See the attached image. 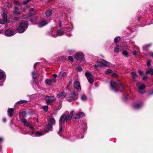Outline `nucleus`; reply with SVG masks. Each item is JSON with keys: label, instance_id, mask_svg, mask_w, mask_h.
Masks as SVG:
<instances>
[{"label": "nucleus", "instance_id": "nucleus-10", "mask_svg": "<svg viewBox=\"0 0 153 153\" xmlns=\"http://www.w3.org/2000/svg\"><path fill=\"white\" fill-rule=\"evenodd\" d=\"M85 55L82 52H78L75 54V58L79 61H81L84 59Z\"/></svg>", "mask_w": 153, "mask_h": 153}, {"label": "nucleus", "instance_id": "nucleus-39", "mask_svg": "<svg viewBox=\"0 0 153 153\" xmlns=\"http://www.w3.org/2000/svg\"><path fill=\"white\" fill-rule=\"evenodd\" d=\"M27 114L29 115H32L34 114V112L32 110L29 109L27 111Z\"/></svg>", "mask_w": 153, "mask_h": 153}, {"label": "nucleus", "instance_id": "nucleus-44", "mask_svg": "<svg viewBox=\"0 0 153 153\" xmlns=\"http://www.w3.org/2000/svg\"><path fill=\"white\" fill-rule=\"evenodd\" d=\"M148 55L151 56L153 58V52L152 51H149L148 53Z\"/></svg>", "mask_w": 153, "mask_h": 153}, {"label": "nucleus", "instance_id": "nucleus-59", "mask_svg": "<svg viewBox=\"0 0 153 153\" xmlns=\"http://www.w3.org/2000/svg\"><path fill=\"white\" fill-rule=\"evenodd\" d=\"M37 64V63H36L34 65H33V68H34V69L35 70V68H36V65Z\"/></svg>", "mask_w": 153, "mask_h": 153}, {"label": "nucleus", "instance_id": "nucleus-38", "mask_svg": "<svg viewBox=\"0 0 153 153\" xmlns=\"http://www.w3.org/2000/svg\"><path fill=\"white\" fill-rule=\"evenodd\" d=\"M112 73V71L110 69L107 70L105 71V73L106 74H109Z\"/></svg>", "mask_w": 153, "mask_h": 153}, {"label": "nucleus", "instance_id": "nucleus-34", "mask_svg": "<svg viewBox=\"0 0 153 153\" xmlns=\"http://www.w3.org/2000/svg\"><path fill=\"white\" fill-rule=\"evenodd\" d=\"M13 13L16 14H19L20 13L19 8L16 7L15 8V10L13 11Z\"/></svg>", "mask_w": 153, "mask_h": 153}, {"label": "nucleus", "instance_id": "nucleus-5", "mask_svg": "<svg viewBox=\"0 0 153 153\" xmlns=\"http://www.w3.org/2000/svg\"><path fill=\"white\" fill-rule=\"evenodd\" d=\"M69 26V27L67 29H65V27H64L62 30H58L56 33L52 34V36L54 37H56L57 36H62L65 32H68L71 31L73 28V26L72 24H70Z\"/></svg>", "mask_w": 153, "mask_h": 153}, {"label": "nucleus", "instance_id": "nucleus-46", "mask_svg": "<svg viewBox=\"0 0 153 153\" xmlns=\"http://www.w3.org/2000/svg\"><path fill=\"white\" fill-rule=\"evenodd\" d=\"M68 53H69L70 54L73 53H74L75 52V50H68Z\"/></svg>", "mask_w": 153, "mask_h": 153}, {"label": "nucleus", "instance_id": "nucleus-52", "mask_svg": "<svg viewBox=\"0 0 153 153\" xmlns=\"http://www.w3.org/2000/svg\"><path fill=\"white\" fill-rule=\"evenodd\" d=\"M7 6L9 8H10L12 7V5L11 3H8Z\"/></svg>", "mask_w": 153, "mask_h": 153}, {"label": "nucleus", "instance_id": "nucleus-29", "mask_svg": "<svg viewBox=\"0 0 153 153\" xmlns=\"http://www.w3.org/2000/svg\"><path fill=\"white\" fill-rule=\"evenodd\" d=\"M132 75V78L134 81H136V78L137 77V76L136 74V72H132L131 73Z\"/></svg>", "mask_w": 153, "mask_h": 153}, {"label": "nucleus", "instance_id": "nucleus-20", "mask_svg": "<svg viewBox=\"0 0 153 153\" xmlns=\"http://www.w3.org/2000/svg\"><path fill=\"white\" fill-rule=\"evenodd\" d=\"M47 129H45L44 131L45 133H48L49 131H52V130L53 126L52 125L48 123L46 125Z\"/></svg>", "mask_w": 153, "mask_h": 153}, {"label": "nucleus", "instance_id": "nucleus-15", "mask_svg": "<svg viewBox=\"0 0 153 153\" xmlns=\"http://www.w3.org/2000/svg\"><path fill=\"white\" fill-rule=\"evenodd\" d=\"M2 19H0V24H4L7 22V15L5 13H3L2 15Z\"/></svg>", "mask_w": 153, "mask_h": 153}, {"label": "nucleus", "instance_id": "nucleus-11", "mask_svg": "<svg viewBox=\"0 0 153 153\" xmlns=\"http://www.w3.org/2000/svg\"><path fill=\"white\" fill-rule=\"evenodd\" d=\"M138 90V92L142 94H143L146 92L145 88H146V86L144 84H141L139 85L138 84H137Z\"/></svg>", "mask_w": 153, "mask_h": 153}, {"label": "nucleus", "instance_id": "nucleus-41", "mask_svg": "<svg viewBox=\"0 0 153 153\" xmlns=\"http://www.w3.org/2000/svg\"><path fill=\"white\" fill-rule=\"evenodd\" d=\"M120 37H117L114 39V42L116 43H117L120 40Z\"/></svg>", "mask_w": 153, "mask_h": 153}, {"label": "nucleus", "instance_id": "nucleus-42", "mask_svg": "<svg viewBox=\"0 0 153 153\" xmlns=\"http://www.w3.org/2000/svg\"><path fill=\"white\" fill-rule=\"evenodd\" d=\"M27 114V111H23L22 112V115L23 117V118H24V117H26Z\"/></svg>", "mask_w": 153, "mask_h": 153}, {"label": "nucleus", "instance_id": "nucleus-61", "mask_svg": "<svg viewBox=\"0 0 153 153\" xmlns=\"http://www.w3.org/2000/svg\"><path fill=\"white\" fill-rule=\"evenodd\" d=\"M148 48H147V47H146V49H143V50L146 51H147L148 50Z\"/></svg>", "mask_w": 153, "mask_h": 153}, {"label": "nucleus", "instance_id": "nucleus-22", "mask_svg": "<svg viewBox=\"0 0 153 153\" xmlns=\"http://www.w3.org/2000/svg\"><path fill=\"white\" fill-rule=\"evenodd\" d=\"M31 74L33 79L36 81V79L39 77V76L37 74V72L36 71H34L32 72Z\"/></svg>", "mask_w": 153, "mask_h": 153}, {"label": "nucleus", "instance_id": "nucleus-6", "mask_svg": "<svg viewBox=\"0 0 153 153\" xmlns=\"http://www.w3.org/2000/svg\"><path fill=\"white\" fill-rule=\"evenodd\" d=\"M28 25L26 21H23L20 22L17 28V31L19 33H23L28 28Z\"/></svg>", "mask_w": 153, "mask_h": 153}, {"label": "nucleus", "instance_id": "nucleus-36", "mask_svg": "<svg viewBox=\"0 0 153 153\" xmlns=\"http://www.w3.org/2000/svg\"><path fill=\"white\" fill-rule=\"evenodd\" d=\"M61 72H59L58 74L59 76H60L61 77H64L66 76L67 74L66 72H64L62 74H61Z\"/></svg>", "mask_w": 153, "mask_h": 153}, {"label": "nucleus", "instance_id": "nucleus-21", "mask_svg": "<svg viewBox=\"0 0 153 153\" xmlns=\"http://www.w3.org/2000/svg\"><path fill=\"white\" fill-rule=\"evenodd\" d=\"M85 114L82 112L79 113L77 114H76L74 117L75 119H78L80 118H82L85 116Z\"/></svg>", "mask_w": 153, "mask_h": 153}, {"label": "nucleus", "instance_id": "nucleus-45", "mask_svg": "<svg viewBox=\"0 0 153 153\" xmlns=\"http://www.w3.org/2000/svg\"><path fill=\"white\" fill-rule=\"evenodd\" d=\"M43 109L45 111L47 112L48 111V105L44 106L43 107Z\"/></svg>", "mask_w": 153, "mask_h": 153}, {"label": "nucleus", "instance_id": "nucleus-27", "mask_svg": "<svg viewBox=\"0 0 153 153\" xmlns=\"http://www.w3.org/2000/svg\"><path fill=\"white\" fill-rule=\"evenodd\" d=\"M146 74L153 75V68H149L146 70Z\"/></svg>", "mask_w": 153, "mask_h": 153}, {"label": "nucleus", "instance_id": "nucleus-58", "mask_svg": "<svg viewBox=\"0 0 153 153\" xmlns=\"http://www.w3.org/2000/svg\"><path fill=\"white\" fill-rule=\"evenodd\" d=\"M57 75L56 74H53V76L54 77V78H56L57 77Z\"/></svg>", "mask_w": 153, "mask_h": 153}, {"label": "nucleus", "instance_id": "nucleus-13", "mask_svg": "<svg viewBox=\"0 0 153 153\" xmlns=\"http://www.w3.org/2000/svg\"><path fill=\"white\" fill-rule=\"evenodd\" d=\"M16 33V32L11 29H7L5 32V35L7 36L10 37L14 35Z\"/></svg>", "mask_w": 153, "mask_h": 153}, {"label": "nucleus", "instance_id": "nucleus-1", "mask_svg": "<svg viewBox=\"0 0 153 153\" xmlns=\"http://www.w3.org/2000/svg\"><path fill=\"white\" fill-rule=\"evenodd\" d=\"M87 128V126L85 121H80L79 123L78 127L75 132L72 135L69 139L71 140H73L76 138H83L84 134Z\"/></svg>", "mask_w": 153, "mask_h": 153}, {"label": "nucleus", "instance_id": "nucleus-16", "mask_svg": "<svg viewBox=\"0 0 153 153\" xmlns=\"http://www.w3.org/2000/svg\"><path fill=\"white\" fill-rule=\"evenodd\" d=\"M85 75L87 77L88 82L90 83H93V79L92 78V76L91 73L87 71L85 73Z\"/></svg>", "mask_w": 153, "mask_h": 153}, {"label": "nucleus", "instance_id": "nucleus-53", "mask_svg": "<svg viewBox=\"0 0 153 153\" xmlns=\"http://www.w3.org/2000/svg\"><path fill=\"white\" fill-rule=\"evenodd\" d=\"M147 78V76H144L143 77V80H146Z\"/></svg>", "mask_w": 153, "mask_h": 153}, {"label": "nucleus", "instance_id": "nucleus-7", "mask_svg": "<svg viewBox=\"0 0 153 153\" xmlns=\"http://www.w3.org/2000/svg\"><path fill=\"white\" fill-rule=\"evenodd\" d=\"M68 20L67 18H66L64 20L62 21H59V25L61 27L62 26L65 25L64 27H65V29H67L69 27V25L71 24H68Z\"/></svg>", "mask_w": 153, "mask_h": 153}, {"label": "nucleus", "instance_id": "nucleus-63", "mask_svg": "<svg viewBox=\"0 0 153 153\" xmlns=\"http://www.w3.org/2000/svg\"><path fill=\"white\" fill-rule=\"evenodd\" d=\"M127 97H125L124 98V100H127Z\"/></svg>", "mask_w": 153, "mask_h": 153}, {"label": "nucleus", "instance_id": "nucleus-54", "mask_svg": "<svg viewBox=\"0 0 153 153\" xmlns=\"http://www.w3.org/2000/svg\"><path fill=\"white\" fill-rule=\"evenodd\" d=\"M112 76L114 77H116L117 76V74L116 73H114L113 74Z\"/></svg>", "mask_w": 153, "mask_h": 153}, {"label": "nucleus", "instance_id": "nucleus-14", "mask_svg": "<svg viewBox=\"0 0 153 153\" xmlns=\"http://www.w3.org/2000/svg\"><path fill=\"white\" fill-rule=\"evenodd\" d=\"M143 105V103L142 102H135L133 105V108L135 109H138L141 108Z\"/></svg>", "mask_w": 153, "mask_h": 153}, {"label": "nucleus", "instance_id": "nucleus-56", "mask_svg": "<svg viewBox=\"0 0 153 153\" xmlns=\"http://www.w3.org/2000/svg\"><path fill=\"white\" fill-rule=\"evenodd\" d=\"M139 73L140 75H141L142 74L143 72L140 70H139Z\"/></svg>", "mask_w": 153, "mask_h": 153}, {"label": "nucleus", "instance_id": "nucleus-23", "mask_svg": "<svg viewBox=\"0 0 153 153\" xmlns=\"http://www.w3.org/2000/svg\"><path fill=\"white\" fill-rule=\"evenodd\" d=\"M66 96V94L64 91L59 93L57 95V97L59 98H64Z\"/></svg>", "mask_w": 153, "mask_h": 153}, {"label": "nucleus", "instance_id": "nucleus-12", "mask_svg": "<svg viewBox=\"0 0 153 153\" xmlns=\"http://www.w3.org/2000/svg\"><path fill=\"white\" fill-rule=\"evenodd\" d=\"M71 100H75L78 98V94L76 92L71 93L69 95Z\"/></svg>", "mask_w": 153, "mask_h": 153}, {"label": "nucleus", "instance_id": "nucleus-3", "mask_svg": "<svg viewBox=\"0 0 153 153\" xmlns=\"http://www.w3.org/2000/svg\"><path fill=\"white\" fill-rule=\"evenodd\" d=\"M111 65L110 63L102 59L101 60V61L97 60L96 62V64L93 65V67L95 68L97 70L99 71L98 69L99 67L102 68L108 67H109L111 66Z\"/></svg>", "mask_w": 153, "mask_h": 153}, {"label": "nucleus", "instance_id": "nucleus-33", "mask_svg": "<svg viewBox=\"0 0 153 153\" xmlns=\"http://www.w3.org/2000/svg\"><path fill=\"white\" fill-rule=\"evenodd\" d=\"M28 101L26 100H21L17 102L15 104V106H16L17 104H22L28 102Z\"/></svg>", "mask_w": 153, "mask_h": 153}, {"label": "nucleus", "instance_id": "nucleus-2", "mask_svg": "<svg viewBox=\"0 0 153 153\" xmlns=\"http://www.w3.org/2000/svg\"><path fill=\"white\" fill-rule=\"evenodd\" d=\"M74 112V111L73 110L70 112V114H69V111H66L60 117L59 120L60 126L58 134L60 136H62L61 134L62 131V124H63L65 121L67 122L68 120H71L72 119Z\"/></svg>", "mask_w": 153, "mask_h": 153}, {"label": "nucleus", "instance_id": "nucleus-43", "mask_svg": "<svg viewBox=\"0 0 153 153\" xmlns=\"http://www.w3.org/2000/svg\"><path fill=\"white\" fill-rule=\"evenodd\" d=\"M151 45V44H148L146 45L143 46V49H146V47H147V48H148L149 47H150Z\"/></svg>", "mask_w": 153, "mask_h": 153}, {"label": "nucleus", "instance_id": "nucleus-37", "mask_svg": "<svg viewBox=\"0 0 153 153\" xmlns=\"http://www.w3.org/2000/svg\"><path fill=\"white\" fill-rule=\"evenodd\" d=\"M29 13L30 15H34L35 13L34 9L32 8H31L30 9Z\"/></svg>", "mask_w": 153, "mask_h": 153}, {"label": "nucleus", "instance_id": "nucleus-51", "mask_svg": "<svg viewBox=\"0 0 153 153\" xmlns=\"http://www.w3.org/2000/svg\"><path fill=\"white\" fill-rule=\"evenodd\" d=\"M78 71L79 72H81L82 71V68L80 66H78L77 67Z\"/></svg>", "mask_w": 153, "mask_h": 153}, {"label": "nucleus", "instance_id": "nucleus-24", "mask_svg": "<svg viewBox=\"0 0 153 153\" xmlns=\"http://www.w3.org/2000/svg\"><path fill=\"white\" fill-rule=\"evenodd\" d=\"M20 120L25 126H27L30 124V122L27 121V120L24 118H21Z\"/></svg>", "mask_w": 153, "mask_h": 153}, {"label": "nucleus", "instance_id": "nucleus-18", "mask_svg": "<svg viewBox=\"0 0 153 153\" xmlns=\"http://www.w3.org/2000/svg\"><path fill=\"white\" fill-rule=\"evenodd\" d=\"M48 24L47 21L45 20H42L39 22V23L37 24V27L39 28H41Z\"/></svg>", "mask_w": 153, "mask_h": 153}, {"label": "nucleus", "instance_id": "nucleus-35", "mask_svg": "<svg viewBox=\"0 0 153 153\" xmlns=\"http://www.w3.org/2000/svg\"><path fill=\"white\" fill-rule=\"evenodd\" d=\"M55 123V120L54 118H50L49 120L48 123L51 125L54 124Z\"/></svg>", "mask_w": 153, "mask_h": 153}, {"label": "nucleus", "instance_id": "nucleus-64", "mask_svg": "<svg viewBox=\"0 0 153 153\" xmlns=\"http://www.w3.org/2000/svg\"><path fill=\"white\" fill-rule=\"evenodd\" d=\"M51 1H52V0H48V1L49 2Z\"/></svg>", "mask_w": 153, "mask_h": 153}, {"label": "nucleus", "instance_id": "nucleus-28", "mask_svg": "<svg viewBox=\"0 0 153 153\" xmlns=\"http://www.w3.org/2000/svg\"><path fill=\"white\" fill-rule=\"evenodd\" d=\"M52 11L51 9H48L45 12V14L47 17L50 16L52 14Z\"/></svg>", "mask_w": 153, "mask_h": 153}, {"label": "nucleus", "instance_id": "nucleus-9", "mask_svg": "<svg viewBox=\"0 0 153 153\" xmlns=\"http://www.w3.org/2000/svg\"><path fill=\"white\" fill-rule=\"evenodd\" d=\"M45 99L46 102L48 105H52L56 100V98L52 96H47Z\"/></svg>", "mask_w": 153, "mask_h": 153}, {"label": "nucleus", "instance_id": "nucleus-17", "mask_svg": "<svg viewBox=\"0 0 153 153\" xmlns=\"http://www.w3.org/2000/svg\"><path fill=\"white\" fill-rule=\"evenodd\" d=\"M74 88L77 90L78 91H79L81 90V87L79 82L78 81H75L74 83Z\"/></svg>", "mask_w": 153, "mask_h": 153}, {"label": "nucleus", "instance_id": "nucleus-31", "mask_svg": "<svg viewBox=\"0 0 153 153\" xmlns=\"http://www.w3.org/2000/svg\"><path fill=\"white\" fill-rule=\"evenodd\" d=\"M15 4H16V5H19L20 7H21V8L22 9V10H23V11H25L26 10V9L27 8V7L26 6L25 7H23V6H20V4L19 2L18 1H16L15 2Z\"/></svg>", "mask_w": 153, "mask_h": 153}, {"label": "nucleus", "instance_id": "nucleus-32", "mask_svg": "<svg viewBox=\"0 0 153 153\" xmlns=\"http://www.w3.org/2000/svg\"><path fill=\"white\" fill-rule=\"evenodd\" d=\"M30 20L33 23H34L37 22V19L36 17H32L30 19Z\"/></svg>", "mask_w": 153, "mask_h": 153}, {"label": "nucleus", "instance_id": "nucleus-55", "mask_svg": "<svg viewBox=\"0 0 153 153\" xmlns=\"http://www.w3.org/2000/svg\"><path fill=\"white\" fill-rule=\"evenodd\" d=\"M2 121L4 123H5L7 121V120L5 118H3L2 119Z\"/></svg>", "mask_w": 153, "mask_h": 153}, {"label": "nucleus", "instance_id": "nucleus-62", "mask_svg": "<svg viewBox=\"0 0 153 153\" xmlns=\"http://www.w3.org/2000/svg\"><path fill=\"white\" fill-rule=\"evenodd\" d=\"M30 128L32 130L33 129V126H30Z\"/></svg>", "mask_w": 153, "mask_h": 153}, {"label": "nucleus", "instance_id": "nucleus-40", "mask_svg": "<svg viewBox=\"0 0 153 153\" xmlns=\"http://www.w3.org/2000/svg\"><path fill=\"white\" fill-rule=\"evenodd\" d=\"M116 46L114 48V52L116 53H118L119 52V46L117 44L116 45Z\"/></svg>", "mask_w": 153, "mask_h": 153}, {"label": "nucleus", "instance_id": "nucleus-60", "mask_svg": "<svg viewBox=\"0 0 153 153\" xmlns=\"http://www.w3.org/2000/svg\"><path fill=\"white\" fill-rule=\"evenodd\" d=\"M3 140V139L2 137H0V143L2 142Z\"/></svg>", "mask_w": 153, "mask_h": 153}, {"label": "nucleus", "instance_id": "nucleus-50", "mask_svg": "<svg viewBox=\"0 0 153 153\" xmlns=\"http://www.w3.org/2000/svg\"><path fill=\"white\" fill-rule=\"evenodd\" d=\"M68 59L69 60L71 61L72 62H73L74 61L73 57L72 56H69L68 57Z\"/></svg>", "mask_w": 153, "mask_h": 153}, {"label": "nucleus", "instance_id": "nucleus-26", "mask_svg": "<svg viewBox=\"0 0 153 153\" xmlns=\"http://www.w3.org/2000/svg\"><path fill=\"white\" fill-rule=\"evenodd\" d=\"M80 98L83 101H85L87 100V97L86 95L84 94H82L81 95Z\"/></svg>", "mask_w": 153, "mask_h": 153}, {"label": "nucleus", "instance_id": "nucleus-8", "mask_svg": "<svg viewBox=\"0 0 153 153\" xmlns=\"http://www.w3.org/2000/svg\"><path fill=\"white\" fill-rule=\"evenodd\" d=\"M6 75L5 72L0 69V86H2L5 79Z\"/></svg>", "mask_w": 153, "mask_h": 153}, {"label": "nucleus", "instance_id": "nucleus-57", "mask_svg": "<svg viewBox=\"0 0 153 153\" xmlns=\"http://www.w3.org/2000/svg\"><path fill=\"white\" fill-rule=\"evenodd\" d=\"M133 54L134 55H136L137 54V52L136 51H134L133 52Z\"/></svg>", "mask_w": 153, "mask_h": 153}, {"label": "nucleus", "instance_id": "nucleus-47", "mask_svg": "<svg viewBox=\"0 0 153 153\" xmlns=\"http://www.w3.org/2000/svg\"><path fill=\"white\" fill-rule=\"evenodd\" d=\"M122 53L123 55L125 56H126L128 54V53L125 50L123 51Z\"/></svg>", "mask_w": 153, "mask_h": 153}, {"label": "nucleus", "instance_id": "nucleus-30", "mask_svg": "<svg viewBox=\"0 0 153 153\" xmlns=\"http://www.w3.org/2000/svg\"><path fill=\"white\" fill-rule=\"evenodd\" d=\"M46 83L48 85H51L52 82V79H46L45 80Z\"/></svg>", "mask_w": 153, "mask_h": 153}, {"label": "nucleus", "instance_id": "nucleus-25", "mask_svg": "<svg viewBox=\"0 0 153 153\" xmlns=\"http://www.w3.org/2000/svg\"><path fill=\"white\" fill-rule=\"evenodd\" d=\"M14 111V109L12 108H9L8 109V115L10 117H11L13 116V112Z\"/></svg>", "mask_w": 153, "mask_h": 153}, {"label": "nucleus", "instance_id": "nucleus-19", "mask_svg": "<svg viewBox=\"0 0 153 153\" xmlns=\"http://www.w3.org/2000/svg\"><path fill=\"white\" fill-rule=\"evenodd\" d=\"M44 134L41 133L39 131H32L30 134V135L33 137L35 136H40L43 135Z\"/></svg>", "mask_w": 153, "mask_h": 153}, {"label": "nucleus", "instance_id": "nucleus-48", "mask_svg": "<svg viewBox=\"0 0 153 153\" xmlns=\"http://www.w3.org/2000/svg\"><path fill=\"white\" fill-rule=\"evenodd\" d=\"M153 95V89L150 90L149 91L148 95L151 96Z\"/></svg>", "mask_w": 153, "mask_h": 153}, {"label": "nucleus", "instance_id": "nucleus-4", "mask_svg": "<svg viewBox=\"0 0 153 153\" xmlns=\"http://www.w3.org/2000/svg\"><path fill=\"white\" fill-rule=\"evenodd\" d=\"M110 89L114 92H117L119 91V89L123 90V87L121 83L111 80L110 82Z\"/></svg>", "mask_w": 153, "mask_h": 153}, {"label": "nucleus", "instance_id": "nucleus-49", "mask_svg": "<svg viewBox=\"0 0 153 153\" xmlns=\"http://www.w3.org/2000/svg\"><path fill=\"white\" fill-rule=\"evenodd\" d=\"M151 60H149L147 62V65L148 67H149L151 65Z\"/></svg>", "mask_w": 153, "mask_h": 153}]
</instances>
